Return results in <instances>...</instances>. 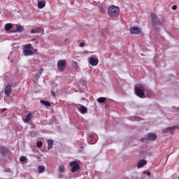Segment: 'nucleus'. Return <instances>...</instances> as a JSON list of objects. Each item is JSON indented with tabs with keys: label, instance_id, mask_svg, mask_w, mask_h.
<instances>
[{
	"label": "nucleus",
	"instance_id": "1",
	"mask_svg": "<svg viewBox=\"0 0 179 179\" xmlns=\"http://www.w3.org/2000/svg\"><path fill=\"white\" fill-rule=\"evenodd\" d=\"M108 15L111 19H115V17L120 15V7L110 6L108 9Z\"/></svg>",
	"mask_w": 179,
	"mask_h": 179
},
{
	"label": "nucleus",
	"instance_id": "2",
	"mask_svg": "<svg viewBox=\"0 0 179 179\" xmlns=\"http://www.w3.org/2000/svg\"><path fill=\"white\" fill-rule=\"evenodd\" d=\"M69 166H71V173H77L80 170V165L76 161H72L69 163Z\"/></svg>",
	"mask_w": 179,
	"mask_h": 179
},
{
	"label": "nucleus",
	"instance_id": "3",
	"mask_svg": "<svg viewBox=\"0 0 179 179\" xmlns=\"http://www.w3.org/2000/svg\"><path fill=\"white\" fill-rule=\"evenodd\" d=\"M34 50V48L31 47V44H27L24 45V50H23L24 55H25L26 57L29 55H33V50Z\"/></svg>",
	"mask_w": 179,
	"mask_h": 179
},
{
	"label": "nucleus",
	"instance_id": "4",
	"mask_svg": "<svg viewBox=\"0 0 179 179\" xmlns=\"http://www.w3.org/2000/svg\"><path fill=\"white\" fill-rule=\"evenodd\" d=\"M57 67L60 72H64L66 68V60L61 59L57 62Z\"/></svg>",
	"mask_w": 179,
	"mask_h": 179
},
{
	"label": "nucleus",
	"instance_id": "5",
	"mask_svg": "<svg viewBox=\"0 0 179 179\" xmlns=\"http://www.w3.org/2000/svg\"><path fill=\"white\" fill-rule=\"evenodd\" d=\"M135 93L138 97H141V99H145V91H143V86L136 87L135 89Z\"/></svg>",
	"mask_w": 179,
	"mask_h": 179
},
{
	"label": "nucleus",
	"instance_id": "6",
	"mask_svg": "<svg viewBox=\"0 0 179 179\" xmlns=\"http://www.w3.org/2000/svg\"><path fill=\"white\" fill-rule=\"evenodd\" d=\"M157 139V135L155 133H149L145 138H141L142 142L143 141H156Z\"/></svg>",
	"mask_w": 179,
	"mask_h": 179
},
{
	"label": "nucleus",
	"instance_id": "7",
	"mask_svg": "<svg viewBox=\"0 0 179 179\" xmlns=\"http://www.w3.org/2000/svg\"><path fill=\"white\" fill-rule=\"evenodd\" d=\"M151 19L152 23H162V22H166V19L164 17H162V20L159 19V17L156 15V13H151Z\"/></svg>",
	"mask_w": 179,
	"mask_h": 179
},
{
	"label": "nucleus",
	"instance_id": "8",
	"mask_svg": "<svg viewBox=\"0 0 179 179\" xmlns=\"http://www.w3.org/2000/svg\"><path fill=\"white\" fill-rule=\"evenodd\" d=\"M131 34H141V32L142 31V29L138 27H131L129 29Z\"/></svg>",
	"mask_w": 179,
	"mask_h": 179
},
{
	"label": "nucleus",
	"instance_id": "9",
	"mask_svg": "<svg viewBox=\"0 0 179 179\" xmlns=\"http://www.w3.org/2000/svg\"><path fill=\"white\" fill-rule=\"evenodd\" d=\"M88 62L92 66H96L99 65V59L96 57H89Z\"/></svg>",
	"mask_w": 179,
	"mask_h": 179
},
{
	"label": "nucleus",
	"instance_id": "10",
	"mask_svg": "<svg viewBox=\"0 0 179 179\" xmlns=\"http://www.w3.org/2000/svg\"><path fill=\"white\" fill-rule=\"evenodd\" d=\"M76 108L81 114H86L87 113V108L83 105L78 104L76 105Z\"/></svg>",
	"mask_w": 179,
	"mask_h": 179
},
{
	"label": "nucleus",
	"instance_id": "11",
	"mask_svg": "<svg viewBox=\"0 0 179 179\" xmlns=\"http://www.w3.org/2000/svg\"><path fill=\"white\" fill-rule=\"evenodd\" d=\"M9 155V149L6 147H0V156Z\"/></svg>",
	"mask_w": 179,
	"mask_h": 179
},
{
	"label": "nucleus",
	"instance_id": "12",
	"mask_svg": "<svg viewBox=\"0 0 179 179\" xmlns=\"http://www.w3.org/2000/svg\"><path fill=\"white\" fill-rule=\"evenodd\" d=\"M31 33L32 34H36V33L43 34L44 33V29H43V28H41V27H37L34 29H31Z\"/></svg>",
	"mask_w": 179,
	"mask_h": 179
},
{
	"label": "nucleus",
	"instance_id": "13",
	"mask_svg": "<svg viewBox=\"0 0 179 179\" xmlns=\"http://www.w3.org/2000/svg\"><path fill=\"white\" fill-rule=\"evenodd\" d=\"M4 93L6 96L9 97V96H10V93H12V86L9 85L6 86Z\"/></svg>",
	"mask_w": 179,
	"mask_h": 179
},
{
	"label": "nucleus",
	"instance_id": "14",
	"mask_svg": "<svg viewBox=\"0 0 179 179\" xmlns=\"http://www.w3.org/2000/svg\"><path fill=\"white\" fill-rule=\"evenodd\" d=\"M148 164V161L146 159H141L137 164L138 169H142L143 166H146Z\"/></svg>",
	"mask_w": 179,
	"mask_h": 179
},
{
	"label": "nucleus",
	"instance_id": "15",
	"mask_svg": "<svg viewBox=\"0 0 179 179\" xmlns=\"http://www.w3.org/2000/svg\"><path fill=\"white\" fill-rule=\"evenodd\" d=\"M24 30V28L20 24L15 25V29L14 30L15 33H22Z\"/></svg>",
	"mask_w": 179,
	"mask_h": 179
},
{
	"label": "nucleus",
	"instance_id": "16",
	"mask_svg": "<svg viewBox=\"0 0 179 179\" xmlns=\"http://www.w3.org/2000/svg\"><path fill=\"white\" fill-rule=\"evenodd\" d=\"M174 128L175 127H167L164 129L162 130V131L164 133V134H167V132H170V134L171 135H173L174 134Z\"/></svg>",
	"mask_w": 179,
	"mask_h": 179
},
{
	"label": "nucleus",
	"instance_id": "17",
	"mask_svg": "<svg viewBox=\"0 0 179 179\" xmlns=\"http://www.w3.org/2000/svg\"><path fill=\"white\" fill-rule=\"evenodd\" d=\"M108 34V29L104 28L102 29L101 32V36L104 38L106 37V36Z\"/></svg>",
	"mask_w": 179,
	"mask_h": 179
},
{
	"label": "nucleus",
	"instance_id": "18",
	"mask_svg": "<svg viewBox=\"0 0 179 179\" xmlns=\"http://www.w3.org/2000/svg\"><path fill=\"white\" fill-rule=\"evenodd\" d=\"M48 149L50 150V149H52V146H54V141L49 139L48 140Z\"/></svg>",
	"mask_w": 179,
	"mask_h": 179
},
{
	"label": "nucleus",
	"instance_id": "19",
	"mask_svg": "<svg viewBox=\"0 0 179 179\" xmlns=\"http://www.w3.org/2000/svg\"><path fill=\"white\" fill-rule=\"evenodd\" d=\"M40 103H41V104L45 106V107H51V103L47 101L41 100Z\"/></svg>",
	"mask_w": 179,
	"mask_h": 179
},
{
	"label": "nucleus",
	"instance_id": "20",
	"mask_svg": "<svg viewBox=\"0 0 179 179\" xmlns=\"http://www.w3.org/2000/svg\"><path fill=\"white\" fill-rule=\"evenodd\" d=\"M27 157H26L24 156H21L20 158V162L22 164H24L27 163Z\"/></svg>",
	"mask_w": 179,
	"mask_h": 179
},
{
	"label": "nucleus",
	"instance_id": "21",
	"mask_svg": "<svg viewBox=\"0 0 179 179\" xmlns=\"http://www.w3.org/2000/svg\"><path fill=\"white\" fill-rule=\"evenodd\" d=\"M42 73H43V69H41L36 73V74L35 76V79H38V78H40L41 76Z\"/></svg>",
	"mask_w": 179,
	"mask_h": 179
},
{
	"label": "nucleus",
	"instance_id": "22",
	"mask_svg": "<svg viewBox=\"0 0 179 179\" xmlns=\"http://www.w3.org/2000/svg\"><path fill=\"white\" fill-rule=\"evenodd\" d=\"M31 120V113H29L26 118L23 119L24 122H29Z\"/></svg>",
	"mask_w": 179,
	"mask_h": 179
},
{
	"label": "nucleus",
	"instance_id": "23",
	"mask_svg": "<svg viewBox=\"0 0 179 179\" xmlns=\"http://www.w3.org/2000/svg\"><path fill=\"white\" fill-rule=\"evenodd\" d=\"M44 6H45V3H44V1H39L38 3V7L39 9H43Z\"/></svg>",
	"mask_w": 179,
	"mask_h": 179
},
{
	"label": "nucleus",
	"instance_id": "24",
	"mask_svg": "<svg viewBox=\"0 0 179 179\" xmlns=\"http://www.w3.org/2000/svg\"><path fill=\"white\" fill-rule=\"evenodd\" d=\"M11 29H12V24H6L5 25V30L6 31H9V30Z\"/></svg>",
	"mask_w": 179,
	"mask_h": 179
},
{
	"label": "nucleus",
	"instance_id": "25",
	"mask_svg": "<svg viewBox=\"0 0 179 179\" xmlns=\"http://www.w3.org/2000/svg\"><path fill=\"white\" fill-rule=\"evenodd\" d=\"M38 169H39L38 173H44V171L45 170V166H39Z\"/></svg>",
	"mask_w": 179,
	"mask_h": 179
},
{
	"label": "nucleus",
	"instance_id": "26",
	"mask_svg": "<svg viewBox=\"0 0 179 179\" xmlns=\"http://www.w3.org/2000/svg\"><path fill=\"white\" fill-rule=\"evenodd\" d=\"M106 100V99L104 97H99V98H98L97 101H98V103H105Z\"/></svg>",
	"mask_w": 179,
	"mask_h": 179
},
{
	"label": "nucleus",
	"instance_id": "27",
	"mask_svg": "<svg viewBox=\"0 0 179 179\" xmlns=\"http://www.w3.org/2000/svg\"><path fill=\"white\" fill-rule=\"evenodd\" d=\"M59 173H64L65 171V166H59Z\"/></svg>",
	"mask_w": 179,
	"mask_h": 179
},
{
	"label": "nucleus",
	"instance_id": "28",
	"mask_svg": "<svg viewBox=\"0 0 179 179\" xmlns=\"http://www.w3.org/2000/svg\"><path fill=\"white\" fill-rule=\"evenodd\" d=\"M72 66L74 68V69H78V63L75 61L72 62Z\"/></svg>",
	"mask_w": 179,
	"mask_h": 179
},
{
	"label": "nucleus",
	"instance_id": "29",
	"mask_svg": "<svg viewBox=\"0 0 179 179\" xmlns=\"http://www.w3.org/2000/svg\"><path fill=\"white\" fill-rule=\"evenodd\" d=\"M36 146H37V148H41V146H43V142H41V141H38V142L36 143Z\"/></svg>",
	"mask_w": 179,
	"mask_h": 179
},
{
	"label": "nucleus",
	"instance_id": "30",
	"mask_svg": "<svg viewBox=\"0 0 179 179\" xmlns=\"http://www.w3.org/2000/svg\"><path fill=\"white\" fill-rule=\"evenodd\" d=\"M99 12H101V13H102L103 15H104L106 13V10H104V9H103V8L100 7L99 8Z\"/></svg>",
	"mask_w": 179,
	"mask_h": 179
},
{
	"label": "nucleus",
	"instance_id": "31",
	"mask_svg": "<svg viewBox=\"0 0 179 179\" xmlns=\"http://www.w3.org/2000/svg\"><path fill=\"white\" fill-rule=\"evenodd\" d=\"M143 173L144 174H146L148 177L150 176V172L145 171Z\"/></svg>",
	"mask_w": 179,
	"mask_h": 179
},
{
	"label": "nucleus",
	"instance_id": "32",
	"mask_svg": "<svg viewBox=\"0 0 179 179\" xmlns=\"http://www.w3.org/2000/svg\"><path fill=\"white\" fill-rule=\"evenodd\" d=\"M85 45H86V44L85 43H83V42H81L80 43V47H85Z\"/></svg>",
	"mask_w": 179,
	"mask_h": 179
},
{
	"label": "nucleus",
	"instance_id": "33",
	"mask_svg": "<svg viewBox=\"0 0 179 179\" xmlns=\"http://www.w3.org/2000/svg\"><path fill=\"white\" fill-rule=\"evenodd\" d=\"M172 9H173V10H176L177 9V6L173 5V6H172Z\"/></svg>",
	"mask_w": 179,
	"mask_h": 179
},
{
	"label": "nucleus",
	"instance_id": "34",
	"mask_svg": "<svg viewBox=\"0 0 179 179\" xmlns=\"http://www.w3.org/2000/svg\"><path fill=\"white\" fill-rule=\"evenodd\" d=\"M173 128H174V131H176V129L179 130V126H173Z\"/></svg>",
	"mask_w": 179,
	"mask_h": 179
},
{
	"label": "nucleus",
	"instance_id": "35",
	"mask_svg": "<svg viewBox=\"0 0 179 179\" xmlns=\"http://www.w3.org/2000/svg\"><path fill=\"white\" fill-rule=\"evenodd\" d=\"M96 141H93V140H90V144L91 145H94V143H96Z\"/></svg>",
	"mask_w": 179,
	"mask_h": 179
},
{
	"label": "nucleus",
	"instance_id": "36",
	"mask_svg": "<svg viewBox=\"0 0 179 179\" xmlns=\"http://www.w3.org/2000/svg\"><path fill=\"white\" fill-rule=\"evenodd\" d=\"M90 138L91 139H93V138H94V135L90 134Z\"/></svg>",
	"mask_w": 179,
	"mask_h": 179
},
{
	"label": "nucleus",
	"instance_id": "37",
	"mask_svg": "<svg viewBox=\"0 0 179 179\" xmlns=\"http://www.w3.org/2000/svg\"><path fill=\"white\" fill-rule=\"evenodd\" d=\"M52 96H55V92L54 91H51Z\"/></svg>",
	"mask_w": 179,
	"mask_h": 179
},
{
	"label": "nucleus",
	"instance_id": "38",
	"mask_svg": "<svg viewBox=\"0 0 179 179\" xmlns=\"http://www.w3.org/2000/svg\"><path fill=\"white\" fill-rule=\"evenodd\" d=\"M65 43H66V41H68V38H66L65 40H64Z\"/></svg>",
	"mask_w": 179,
	"mask_h": 179
},
{
	"label": "nucleus",
	"instance_id": "39",
	"mask_svg": "<svg viewBox=\"0 0 179 179\" xmlns=\"http://www.w3.org/2000/svg\"><path fill=\"white\" fill-rule=\"evenodd\" d=\"M165 43H166V44H169V42H167V41H165Z\"/></svg>",
	"mask_w": 179,
	"mask_h": 179
},
{
	"label": "nucleus",
	"instance_id": "40",
	"mask_svg": "<svg viewBox=\"0 0 179 179\" xmlns=\"http://www.w3.org/2000/svg\"><path fill=\"white\" fill-rule=\"evenodd\" d=\"M178 179H179V177H178Z\"/></svg>",
	"mask_w": 179,
	"mask_h": 179
}]
</instances>
